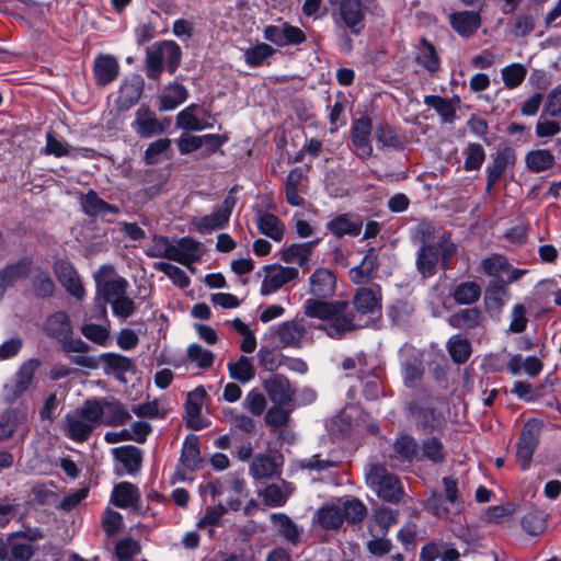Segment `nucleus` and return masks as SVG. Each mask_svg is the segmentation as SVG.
<instances>
[{
	"mask_svg": "<svg viewBox=\"0 0 561 561\" xmlns=\"http://www.w3.org/2000/svg\"><path fill=\"white\" fill-rule=\"evenodd\" d=\"M422 245L416 252L415 266L423 277H431L436 273V265L442 262L446 268L450 257L457 251V245L449 236L440 229L428 224L420 227Z\"/></svg>",
	"mask_w": 561,
	"mask_h": 561,
	"instance_id": "nucleus-1",
	"label": "nucleus"
},
{
	"mask_svg": "<svg viewBox=\"0 0 561 561\" xmlns=\"http://www.w3.org/2000/svg\"><path fill=\"white\" fill-rule=\"evenodd\" d=\"M305 314L309 318L328 321L324 327L327 334L334 339L362 328L356 317L351 312L348 302L342 300L328 301L323 298H308L304 302Z\"/></svg>",
	"mask_w": 561,
	"mask_h": 561,
	"instance_id": "nucleus-2",
	"label": "nucleus"
},
{
	"mask_svg": "<svg viewBox=\"0 0 561 561\" xmlns=\"http://www.w3.org/2000/svg\"><path fill=\"white\" fill-rule=\"evenodd\" d=\"M99 425V410L87 400L82 407L66 414L62 431L71 440L83 443Z\"/></svg>",
	"mask_w": 561,
	"mask_h": 561,
	"instance_id": "nucleus-3",
	"label": "nucleus"
},
{
	"mask_svg": "<svg viewBox=\"0 0 561 561\" xmlns=\"http://www.w3.org/2000/svg\"><path fill=\"white\" fill-rule=\"evenodd\" d=\"M93 278L95 282L96 294L105 304H111L113 300L127 294L129 284L126 278L118 275L113 265L104 264L94 272Z\"/></svg>",
	"mask_w": 561,
	"mask_h": 561,
	"instance_id": "nucleus-4",
	"label": "nucleus"
},
{
	"mask_svg": "<svg viewBox=\"0 0 561 561\" xmlns=\"http://www.w3.org/2000/svg\"><path fill=\"white\" fill-rule=\"evenodd\" d=\"M368 485L388 502H397L403 494L399 479L383 466H373L366 474Z\"/></svg>",
	"mask_w": 561,
	"mask_h": 561,
	"instance_id": "nucleus-5",
	"label": "nucleus"
},
{
	"mask_svg": "<svg viewBox=\"0 0 561 561\" xmlns=\"http://www.w3.org/2000/svg\"><path fill=\"white\" fill-rule=\"evenodd\" d=\"M540 432L541 422L537 420H529L522 427L516 444V460L522 470H527L530 466L533 455L539 443Z\"/></svg>",
	"mask_w": 561,
	"mask_h": 561,
	"instance_id": "nucleus-6",
	"label": "nucleus"
},
{
	"mask_svg": "<svg viewBox=\"0 0 561 561\" xmlns=\"http://www.w3.org/2000/svg\"><path fill=\"white\" fill-rule=\"evenodd\" d=\"M39 366L41 360L37 358H31L20 366L14 377L4 386L3 397L5 401H15L31 387L34 375L38 370Z\"/></svg>",
	"mask_w": 561,
	"mask_h": 561,
	"instance_id": "nucleus-7",
	"label": "nucleus"
},
{
	"mask_svg": "<svg viewBox=\"0 0 561 561\" xmlns=\"http://www.w3.org/2000/svg\"><path fill=\"white\" fill-rule=\"evenodd\" d=\"M234 205L236 199L228 196L214 213L193 219L192 225L199 233L222 229L228 225Z\"/></svg>",
	"mask_w": 561,
	"mask_h": 561,
	"instance_id": "nucleus-8",
	"label": "nucleus"
},
{
	"mask_svg": "<svg viewBox=\"0 0 561 561\" xmlns=\"http://www.w3.org/2000/svg\"><path fill=\"white\" fill-rule=\"evenodd\" d=\"M91 402L99 410V424L121 426L126 424L131 417L125 405L117 400L102 398L91 400Z\"/></svg>",
	"mask_w": 561,
	"mask_h": 561,
	"instance_id": "nucleus-9",
	"label": "nucleus"
},
{
	"mask_svg": "<svg viewBox=\"0 0 561 561\" xmlns=\"http://www.w3.org/2000/svg\"><path fill=\"white\" fill-rule=\"evenodd\" d=\"M298 270L290 266L270 265L265 267V275L261 284L260 294L268 296L276 293L285 284L298 277Z\"/></svg>",
	"mask_w": 561,
	"mask_h": 561,
	"instance_id": "nucleus-10",
	"label": "nucleus"
},
{
	"mask_svg": "<svg viewBox=\"0 0 561 561\" xmlns=\"http://www.w3.org/2000/svg\"><path fill=\"white\" fill-rule=\"evenodd\" d=\"M131 128L141 138H151L164 133L167 126L158 119L148 106H140L135 113Z\"/></svg>",
	"mask_w": 561,
	"mask_h": 561,
	"instance_id": "nucleus-11",
	"label": "nucleus"
},
{
	"mask_svg": "<svg viewBox=\"0 0 561 561\" xmlns=\"http://www.w3.org/2000/svg\"><path fill=\"white\" fill-rule=\"evenodd\" d=\"M275 332L283 347L300 348L307 339L309 329L301 318L278 324Z\"/></svg>",
	"mask_w": 561,
	"mask_h": 561,
	"instance_id": "nucleus-12",
	"label": "nucleus"
},
{
	"mask_svg": "<svg viewBox=\"0 0 561 561\" xmlns=\"http://www.w3.org/2000/svg\"><path fill=\"white\" fill-rule=\"evenodd\" d=\"M380 288L378 286L375 287H362L356 290L353 304L354 307L359 314V319H356L357 323H362L366 325L368 323L367 320L362 321V317L364 316H377L380 312V297H379Z\"/></svg>",
	"mask_w": 561,
	"mask_h": 561,
	"instance_id": "nucleus-13",
	"label": "nucleus"
},
{
	"mask_svg": "<svg viewBox=\"0 0 561 561\" xmlns=\"http://www.w3.org/2000/svg\"><path fill=\"white\" fill-rule=\"evenodd\" d=\"M373 122L369 117L363 116L356 119L352 127V144L356 156L366 160L373 156V146L370 141Z\"/></svg>",
	"mask_w": 561,
	"mask_h": 561,
	"instance_id": "nucleus-14",
	"label": "nucleus"
},
{
	"mask_svg": "<svg viewBox=\"0 0 561 561\" xmlns=\"http://www.w3.org/2000/svg\"><path fill=\"white\" fill-rule=\"evenodd\" d=\"M54 272L60 284L68 294L78 300H82L85 290L75 266L65 260H58L54 264Z\"/></svg>",
	"mask_w": 561,
	"mask_h": 561,
	"instance_id": "nucleus-15",
	"label": "nucleus"
},
{
	"mask_svg": "<svg viewBox=\"0 0 561 561\" xmlns=\"http://www.w3.org/2000/svg\"><path fill=\"white\" fill-rule=\"evenodd\" d=\"M263 36L267 42L279 47L297 45L306 41V35L299 27L287 23L266 26L264 28Z\"/></svg>",
	"mask_w": 561,
	"mask_h": 561,
	"instance_id": "nucleus-16",
	"label": "nucleus"
},
{
	"mask_svg": "<svg viewBox=\"0 0 561 561\" xmlns=\"http://www.w3.org/2000/svg\"><path fill=\"white\" fill-rule=\"evenodd\" d=\"M210 115L201 106L191 104L176 116V126L181 129L198 131L213 127Z\"/></svg>",
	"mask_w": 561,
	"mask_h": 561,
	"instance_id": "nucleus-17",
	"label": "nucleus"
},
{
	"mask_svg": "<svg viewBox=\"0 0 561 561\" xmlns=\"http://www.w3.org/2000/svg\"><path fill=\"white\" fill-rule=\"evenodd\" d=\"M206 391L204 388H196L194 391L188 392L185 402L186 426L201 431L208 426L209 422L202 416V407Z\"/></svg>",
	"mask_w": 561,
	"mask_h": 561,
	"instance_id": "nucleus-18",
	"label": "nucleus"
},
{
	"mask_svg": "<svg viewBox=\"0 0 561 561\" xmlns=\"http://www.w3.org/2000/svg\"><path fill=\"white\" fill-rule=\"evenodd\" d=\"M264 390L274 404L287 405L294 397L295 390L289 380L283 375H273L263 381Z\"/></svg>",
	"mask_w": 561,
	"mask_h": 561,
	"instance_id": "nucleus-19",
	"label": "nucleus"
},
{
	"mask_svg": "<svg viewBox=\"0 0 561 561\" xmlns=\"http://www.w3.org/2000/svg\"><path fill=\"white\" fill-rule=\"evenodd\" d=\"M336 289V277L325 267L317 268L309 277V294L314 298L328 299Z\"/></svg>",
	"mask_w": 561,
	"mask_h": 561,
	"instance_id": "nucleus-20",
	"label": "nucleus"
},
{
	"mask_svg": "<svg viewBox=\"0 0 561 561\" xmlns=\"http://www.w3.org/2000/svg\"><path fill=\"white\" fill-rule=\"evenodd\" d=\"M516 161V154L513 148L504 147L500 149L493 160V163L486 168L488 180L486 190L491 191L501 176L513 165Z\"/></svg>",
	"mask_w": 561,
	"mask_h": 561,
	"instance_id": "nucleus-21",
	"label": "nucleus"
},
{
	"mask_svg": "<svg viewBox=\"0 0 561 561\" xmlns=\"http://www.w3.org/2000/svg\"><path fill=\"white\" fill-rule=\"evenodd\" d=\"M201 256V243L194 239L184 237L173 242L172 256L170 260L192 270V264L198 261Z\"/></svg>",
	"mask_w": 561,
	"mask_h": 561,
	"instance_id": "nucleus-22",
	"label": "nucleus"
},
{
	"mask_svg": "<svg viewBox=\"0 0 561 561\" xmlns=\"http://www.w3.org/2000/svg\"><path fill=\"white\" fill-rule=\"evenodd\" d=\"M362 228V218L354 214H341L327 222L328 231L337 238L344 236L356 237L360 233Z\"/></svg>",
	"mask_w": 561,
	"mask_h": 561,
	"instance_id": "nucleus-23",
	"label": "nucleus"
},
{
	"mask_svg": "<svg viewBox=\"0 0 561 561\" xmlns=\"http://www.w3.org/2000/svg\"><path fill=\"white\" fill-rule=\"evenodd\" d=\"M339 14L343 23L354 34H359L364 27V7L360 0H341Z\"/></svg>",
	"mask_w": 561,
	"mask_h": 561,
	"instance_id": "nucleus-24",
	"label": "nucleus"
},
{
	"mask_svg": "<svg viewBox=\"0 0 561 561\" xmlns=\"http://www.w3.org/2000/svg\"><path fill=\"white\" fill-rule=\"evenodd\" d=\"M32 266V261L28 257H23L18 262L10 263L0 270V300L4 291L12 287L20 279L25 277Z\"/></svg>",
	"mask_w": 561,
	"mask_h": 561,
	"instance_id": "nucleus-25",
	"label": "nucleus"
},
{
	"mask_svg": "<svg viewBox=\"0 0 561 561\" xmlns=\"http://www.w3.org/2000/svg\"><path fill=\"white\" fill-rule=\"evenodd\" d=\"M453 30L462 37L472 36L481 25V18L476 11H459L449 15Z\"/></svg>",
	"mask_w": 561,
	"mask_h": 561,
	"instance_id": "nucleus-26",
	"label": "nucleus"
},
{
	"mask_svg": "<svg viewBox=\"0 0 561 561\" xmlns=\"http://www.w3.org/2000/svg\"><path fill=\"white\" fill-rule=\"evenodd\" d=\"M320 241L321 239L317 238L308 242L293 243L282 251L280 260L285 263L305 266Z\"/></svg>",
	"mask_w": 561,
	"mask_h": 561,
	"instance_id": "nucleus-27",
	"label": "nucleus"
},
{
	"mask_svg": "<svg viewBox=\"0 0 561 561\" xmlns=\"http://www.w3.org/2000/svg\"><path fill=\"white\" fill-rule=\"evenodd\" d=\"M144 80L139 76H133L121 85L116 104L121 111H126L135 105L141 96Z\"/></svg>",
	"mask_w": 561,
	"mask_h": 561,
	"instance_id": "nucleus-28",
	"label": "nucleus"
},
{
	"mask_svg": "<svg viewBox=\"0 0 561 561\" xmlns=\"http://www.w3.org/2000/svg\"><path fill=\"white\" fill-rule=\"evenodd\" d=\"M45 333L60 342L72 334V325L69 316L65 311L51 313L44 323Z\"/></svg>",
	"mask_w": 561,
	"mask_h": 561,
	"instance_id": "nucleus-29",
	"label": "nucleus"
},
{
	"mask_svg": "<svg viewBox=\"0 0 561 561\" xmlns=\"http://www.w3.org/2000/svg\"><path fill=\"white\" fill-rule=\"evenodd\" d=\"M255 222L261 234H264L276 242H280L283 240L285 226L275 215L260 210L256 214Z\"/></svg>",
	"mask_w": 561,
	"mask_h": 561,
	"instance_id": "nucleus-30",
	"label": "nucleus"
},
{
	"mask_svg": "<svg viewBox=\"0 0 561 561\" xmlns=\"http://www.w3.org/2000/svg\"><path fill=\"white\" fill-rule=\"evenodd\" d=\"M140 500L139 489L130 482L117 483L111 494V502L119 508L134 507Z\"/></svg>",
	"mask_w": 561,
	"mask_h": 561,
	"instance_id": "nucleus-31",
	"label": "nucleus"
},
{
	"mask_svg": "<svg viewBox=\"0 0 561 561\" xmlns=\"http://www.w3.org/2000/svg\"><path fill=\"white\" fill-rule=\"evenodd\" d=\"M93 72L96 83L106 85L117 78L119 66L113 56L101 55L95 58Z\"/></svg>",
	"mask_w": 561,
	"mask_h": 561,
	"instance_id": "nucleus-32",
	"label": "nucleus"
},
{
	"mask_svg": "<svg viewBox=\"0 0 561 561\" xmlns=\"http://www.w3.org/2000/svg\"><path fill=\"white\" fill-rule=\"evenodd\" d=\"M112 453L115 459L124 466L125 473L134 476L140 470L142 453L138 447L131 445L122 446L114 448Z\"/></svg>",
	"mask_w": 561,
	"mask_h": 561,
	"instance_id": "nucleus-33",
	"label": "nucleus"
},
{
	"mask_svg": "<svg viewBox=\"0 0 561 561\" xmlns=\"http://www.w3.org/2000/svg\"><path fill=\"white\" fill-rule=\"evenodd\" d=\"M180 462L184 468L191 471H195L201 468L202 458L199 442L196 435L190 434L185 437L182 445Z\"/></svg>",
	"mask_w": 561,
	"mask_h": 561,
	"instance_id": "nucleus-34",
	"label": "nucleus"
},
{
	"mask_svg": "<svg viewBox=\"0 0 561 561\" xmlns=\"http://www.w3.org/2000/svg\"><path fill=\"white\" fill-rule=\"evenodd\" d=\"M81 207L88 216H102L105 214H118L119 209L106 203L94 191H89L84 196L81 197Z\"/></svg>",
	"mask_w": 561,
	"mask_h": 561,
	"instance_id": "nucleus-35",
	"label": "nucleus"
},
{
	"mask_svg": "<svg viewBox=\"0 0 561 561\" xmlns=\"http://www.w3.org/2000/svg\"><path fill=\"white\" fill-rule=\"evenodd\" d=\"M376 267L375 249H369L360 264L350 270V278L354 284H366L373 278Z\"/></svg>",
	"mask_w": 561,
	"mask_h": 561,
	"instance_id": "nucleus-36",
	"label": "nucleus"
},
{
	"mask_svg": "<svg viewBox=\"0 0 561 561\" xmlns=\"http://www.w3.org/2000/svg\"><path fill=\"white\" fill-rule=\"evenodd\" d=\"M9 554L14 561H30L35 553L33 545L22 534L13 533L8 537Z\"/></svg>",
	"mask_w": 561,
	"mask_h": 561,
	"instance_id": "nucleus-37",
	"label": "nucleus"
},
{
	"mask_svg": "<svg viewBox=\"0 0 561 561\" xmlns=\"http://www.w3.org/2000/svg\"><path fill=\"white\" fill-rule=\"evenodd\" d=\"M227 368L230 378L241 383H248L255 377L253 360L247 356H240L237 360L229 362Z\"/></svg>",
	"mask_w": 561,
	"mask_h": 561,
	"instance_id": "nucleus-38",
	"label": "nucleus"
},
{
	"mask_svg": "<svg viewBox=\"0 0 561 561\" xmlns=\"http://www.w3.org/2000/svg\"><path fill=\"white\" fill-rule=\"evenodd\" d=\"M187 90L180 83H172L160 95V110L172 111L187 99Z\"/></svg>",
	"mask_w": 561,
	"mask_h": 561,
	"instance_id": "nucleus-39",
	"label": "nucleus"
},
{
	"mask_svg": "<svg viewBox=\"0 0 561 561\" xmlns=\"http://www.w3.org/2000/svg\"><path fill=\"white\" fill-rule=\"evenodd\" d=\"M396 456L401 461L412 462L420 460V448L414 437L410 435H400L393 445Z\"/></svg>",
	"mask_w": 561,
	"mask_h": 561,
	"instance_id": "nucleus-40",
	"label": "nucleus"
},
{
	"mask_svg": "<svg viewBox=\"0 0 561 561\" xmlns=\"http://www.w3.org/2000/svg\"><path fill=\"white\" fill-rule=\"evenodd\" d=\"M482 319L483 317L481 310L473 307L466 308L454 313L448 319V322L453 328L456 329H473L481 323Z\"/></svg>",
	"mask_w": 561,
	"mask_h": 561,
	"instance_id": "nucleus-41",
	"label": "nucleus"
},
{
	"mask_svg": "<svg viewBox=\"0 0 561 561\" xmlns=\"http://www.w3.org/2000/svg\"><path fill=\"white\" fill-rule=\"evenodd\" d=\"M275 49L265 43H259L255 46L244 50V61L249 67H262L268 64L270 58L275 54Z\"/></svg>",
	"mask_w": 561,
	"mask_h": 561,
	"instance_id": "nucleus-42",
	"label": "nucleus"
},
{
	"mask_svg": "<svg viewBox=\"0 0 561 561\" xmlns=\"http://www.w3.org/2000/svg\"><path fill=\"white\" fill-rule=\"evenodd\" d=\"M396 523V516L389 508L381 507L375 511L368 526L371 536H385L389 527Z\"/></svg>",
	"mask_w": 561,
	"mask_h": 561,
	"instance_id": "nucleus-43",
	"label": "nucleus"
},
{
	"mask_svg": "<svg viewBox=\"0 0 561 561\" xmlns=\"http://www.w3.org/2000/svg\"><path fill=\"white\" fill-rule=\"evenodd\" d=\"M424 103L434 108L445 123H451L456 117V104L451 100L438 95H426Z\"/></svg>",
	"mask_w": 561,
	"mask_h": 561,
	"instance_id": "nucleus-44",
	"label": "nucleus"
},
{
	"mask_svg": "<svg viewBox=\"0 0 561 561\" xmlns=\"http://www.w3.org/2000/svg\"><path fill=\"white\" fill-rule=\"evenodd\" d=\"M415 60L431 73H435L439 69L438 55L434 46L426 39H422Z\"/></svg>",
	"mask_w": 561,
	"mask_h": 561,
	"instance_id": "nucleus-45",
	"label": "nucleus"
},
{
	"mask_svg": "<svg viewBox=\"0 0 561 561\" xmlns=\"http://www.w3.org/2000/svg\"><path fill=\"white\" fill-rule=\"evenodd\" d=\"M340 503L322 506L317 514L319 524L327 529L339 528L343 523Z\"/></svg>",
	"mask_w": 561,
	"mask_h": 561,
	"instance_id": "nucleus-46",
	"label": "nucleus"
},
{
	"mask_svg": "<svg viewBox=\"0 0 561 561\" xmlns=\"http://www.w3.org/2000/svg\"><path fill=\"white\" fill-rule=\"evenodd\" d=\"M250 472L255 479H268L277 473V466L270 456L256 455L251 462Z\"/></svg>",
	"mask_w": 561,
	"mask_h": 561,
	"instance_id": "nucleus-47",
	"label": "nucleus"
},
{
	"mask_svg": "<svg viewBox=\"0 0 561 561\" xmlns=\"http://www.w3.org/2000/svg\"><path fill=\"white\" fill-rule=\"evenodd\" d=\"M510 299V293L501 282L491 283L485 291V304L488 308L501 310Z\"/></svg>",
	"mask_w": 561,
	"mask_h": 561,
	"instance_id": "nucleus-48",
	"label": "nucleus"
},
{
	"mask_svg": "<svg viewBox=\"0 0 561 561\" xmlns=\"http://www.w3.org/2000/svg\"><path fill=\"white\" fill-rule=\"evenodd\" d=\"M447 350L455 363L462 364L471 354V344L467 339L454 335L447 342Z\"/></svg>",
	"mask_w": 561,
	"mask_h": 561,
	"instance_id": "nucleus-49",
	"label": "nucleus"
},
{
	"mask_svg": "<svg viewBox=\"0 0 561 561\" xmlns=\"http://www.w3.org/2000/svg\"><path fill=\"white\" fill-rule=\"evenodd\" d=\"M291 490L289 485H285V489H283L280 485L273 483L267 485L261 492V496L266 505L271 507H279L287 502Z\"/></svg>",
	"mask_w": 561,
	"mask_h": 561,
	"instance_id": "nucleus-50",
	"label": "nucleus"
},
{
	"mask_svg": "<svg viewBox=\"0 0 561 561\" xmlns=\"http://www.w3.org/2000/svg\"><path fill=\"white\" fill-rule=\"evenodd\" d=\"M273 526L288 541L296 542L299 538V531L294 522L285 514L273 513L271 515Z\"/></svg>",
	"mask_w": 561,
	"mask_h": 561,
	"instance_id": "nucleus-51",
	"label": "nucleus"
},
{
	"mask_svg": "<svg viewBox=\"0 0 561 561\" xmlns=\"http://www.w3.org/2000/svg\"><path fill=\"white\" fill-rule=\"evenodd\" d=\"M554 163V157L545 149L530 151L526 156V164L527 167L535 171L541 172L550 169Z\"/></svg>",
	"mask_w": 561,
	"mask_h": 561,
	"instance_id": "nucleus-52",
	"label": "nucleus"
},
{
	"mask_svg": "<svg viewBox=\"0 0 561 561\" xmlns=\"http://www.w3.org/2000/svg\"><path fill=\"white\" fill-rule=\"evenodd\" d=\"M445 448L442 442L436 437H430L422 443L421 459H427L434 463H439L445 459Z\"/></svg>",
	"mask_w": 561,
	"mask_h": 561,
	"instance_id": "nucleus-53",
	"label": "nucleus"
},
{
	"mask_svg": "<svg viewBox=\"0 0 561 561\" xmlns=\"http://www.w3.org/2000/svg\"><path fill=\"white\" fill-rule=\"evenodd\" d=\"M481 294L480 286L474 282H465L456 286L454 299L460 305H470L476 302Z\"/></svg>",
	"mask_w": 561,
	"mask_h": 561,
	"instance_id": "nucleus-54",
	"label": "nucleus"
},
{
	"mask_svg": "<svg viewBox=\"0 0 561 561\" xmlns=\"http://www.w3.org/2000/svg\"><path fill=\"white\" fill-rule=\"evenodd\" d=\"M341 511L343 513V520L350 523L360 522L366 514L365 505L357 499L339 500Z\"/></svg>",
	"mask_w": 561,
	"mask_h": 561,
	"instance_id": "nucleus-55",
	"label": "nucleus"
},
{
	"mask_svg": "<svg viewBox=\"0 0 561 561\" xmlns=\"http://www.w3.org/2000/svg\"><path fill=\"white\" fill-rule=\"evenodd\" d=\"M163 62L167 65L168 70L170 73H173L181 61V48L180 46L173 42V41H164L159 43Z\"/></svg>",
	"mask_w": 561,
	"mask_h": 561,
	"instance_id": "nucleus-56",
	"label": "nucleus"
},
{
	"mask_svg": "<svg viewBox=\"0 0 561 561\" xmlns=\"http://www.w3.org/2000/svg\"><path fill=\"white\" fill-rule=\"evenodd\" d=\"M527 69L518 62L511 64L501 70L504 85L508 89L517 88L525 79Z\"/></svg>",
	"mask_w": 561,
	"mask_h": 561,
	"instance_id": "nucleus-57",
	"label": "nucleus"
},
{
	"mask_svg": "<svg viewBox=\"0 0 561 561\" xmlns=\"http://www.w3.org/2000/svg\"><path fill=\"white\" fill-rule=\"evenodd\" d=\"M81 333L91 342L105 346L110 340V327L108 323L106 325L95 324V323H84L81 327Z\"/></svg>",
	"mask_w": 561,
	"mask_h": 561,
	"instance_id": "nucleus-58",
	"label": "nucleus"
},
{
	"mask_svg": "<svg viewBox=\"0 0 561 561\" xmlns=\"http://www.w3.org/2000/svg\"><path fill=\"white\" fill-rule=\"evenodd\" d=\"M163 58L161 54V49L158 44H154L151 48L147 50V57H146V75L150 79H158L162 66H163Z\"/></svg>",
	"mask_w": 561,
	"mask_h": 561,
	"instance_id": "nucleus-59",
	"label": "nucleus"
},
{
	"mask_svg": "<svg viewBox=\"0 0 561 561\" xmlns=\"http://www.w3.org/2000/svg\"><path fill=\"white\" fill-rule=\"evenodd\" d=\"M465 164L467 171L479 170L485 159V152L480 144H469L463 150Z\"/></svg>",
	"mask_w": 561,
	"mask_h": 561,
	"instance_id": "nucleus-60",
	"label": "nucleus"
},
{
	"mask_svg": "<svg viewBox=\"0 0 561 561\" xmlns=\"http://www.w3.org/2000/svg\"><path fill=\"white\" fill-rule=\"evenodd\" d=\"M154 267L165 274L180 288H185L190 285V278L180 267L168 262H156Z\"/></svg>",
	"mask_w": 561,
	"mask_h": 561,
	"instance_id": "nucleus-61",
	"label": "nucleus"
},
{
	"mask_svg": "<svg viewBox=\"0 0 561 561\" xmlns=\"http://www.w3.org/2000/svg\"><path fill=\"white\" fill-rule=\"evenodd\" d=\"M482 270L485 274L493 277H502L510 270L508 261L499 254L485 257L481 262Z\"/></svg>",
	"mask_w": 561,
	"mask_h": 561,
	"instance_id": "nucleus-62",
	"label": "nucleus"
},
{
	"mask_svg": "<svg viewBox=\"0 0 561 561\" xmlns=\"http://www.w3.org/2000/svg\"><path fill=\"white\" fill-rule=\"evenodd\" d=\"M187 358L202 369L209 368L214 363V354L195 343L187 347Z\"/></svg>",
	"mask_w": 561,
	"mask_h": 561,
	"instance_id": "nucleus-63",
	"label": "nucleus"
},
{
	"mask_svg": "<svg viewBox=\"0 0 561 561\" xmlns=\"http://www.w3.org/2000/svg\"><path fill=\"white\" fill-rule=\"evenodd\" d=\"M243 408L252 415L259 416L266 409V398L256 388L251 389L244 398Z\"/></svg>",
	"mask_w": 561,
	"mask_h": 561,
	"instance_id": "nucleus-64",
	"label": "nucleus"
}]
</instances>
